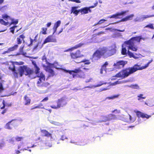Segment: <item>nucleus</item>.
Wrapping results in <instances>:
<instances>
[{
	"mask_svg": "<svg viewBox=\"0 0 154 154\" xmlns=\"http://www.w3.org/2000/svg\"><path fill=\"white\" fill-rule=\"evenodd\" d=\"M113 30H114V31H118L119 32H124L125 31V29H123L122 30H121L120 29H113Z\"/></svg>",
	"mask_w": 154,
	"mask_h": 154,
	"instance_id": "53",
	"label": "nucleus"
},
{
	"mask_svg": "<svg viewBox=\"0 0 154 154\" xmlns=\"http://www.w3.org/2000/svg\"><path fill=\"white\" fill-rule=\"evenodd\" d=\"M35 69V73L38 75H39L40 74L39 73V68L37 66V67H34Z\"/></svg>",
	"mask_w": 154,
	"mask_h": 154,
	"instance_id": "31",
	"label": "nucleus"
},
{
	"mask_svg": "<svg viewBox=\"0 0 154 154\" xmlns=\"http://www.w3.org/2000/svg\"><path fill=\"white\" fill-rule=\"evenodd\" d=\"M19 38H21L23 40V42H24V41L23 40V39L25 38V36L23 35H20Z\"/></svg>",
	"mask_w": 154,
	"mask_h": 154,
	"instance_id": "52",
	"label": "nucleus"
},
{
	"mask_svg": "<svg viewBox=\"0 0 154 154\" xmlns=\"http://www.w3.org/2000/svg\"><path fill=\"white\" fill-rule=\"evenodd\" d=\"M78 8V7L75 6L72 7L71 10V14H72V13H73L76 15H78L79 12L80 11L79 10H77L76 9Z\"/></svg>",
	"mask_w": 154,
	"mask_h": 154,
	"instance_id": "16",
	"label": "nucleus"
},
{
	"mask_svg": "<svg viewBox=\"0 0 154 154\" xmlns=\"http://www.w3.org/2000/svg\"><path fill=\"white\" fill-rule=\"evenodd\" d=\"M137 117L139 118L140 117L143 118H146L148 119L151 117V116L148 115L140 111H137L135 112Z\"/></svg>",
	"mask_w": 154,
	"mask_h": 154,
	"instance_id": "12",
	"label": "nucleus"
},
{
	"mask_svg": "<svg viewBox=\"0 0 154 154\" xmlns=\"http://www.w3.org/2000/svg\"><path fill=\"white\" fill-rule=\"evenodd\" d=\"M11 22L10 25L11 24L16 25L18 23V20L17 19L15 20L14 19L12 18L11 19Z\"/></svg>",
	"mask_w": 154,
	"mask_h": 154,
	"instance_id": "29",
	"label": "nucleus"
},
{
	"mask_svg": "<svg viewBox=\"0 0 154 154\" xmlns=\"http://www.w3.org/2000/svg\"><path fill=\"white\" fill-rule=\"evenodd\" d=\"M105 21H106V20H104V19L101 20L97 23V24H101L103 22H104Z\"/></svg>",
	"mask_w": 154,
	"mask_h": 154,
	"instance_id": "46",
	"label": "nucleus"
},
{
	"mask_svg": "<svg viewBox=\"0 0 154 154\" xmlns=\"http://www.w3.org/2000/svg\"><path fill=\"white\" fill-rule=\"evenodd\" d=\"M42 60L43 61L45 60V62H46V63L47 62L46 58L45 55L43 57Z\"/></svg>",
	"mask_w": 154,
	"mask_h": 154,
	"instance_id": "54",
	"label": "nucleus"
},
{
	"mask_svg": "<svg viewBox=\"0 0 154 154\" xmlns=\"http://www.w3.org/2000/svg\"><path fill=\"white\" fill-rule=\"evenodd\" d=\"M79 11L81 13H83L84 14H86L88 13V11L89 12H91V10L88 8V7H85L79 10Z\"/></svg>",
	"mask_w": 154,
	"mask_h": 154,
	"instance_id": "17",
	"label": "nucleus"
},
{
	"mask_svg": "<svg viewBox=\"0 0 154 154\" xmlns=\"http://www.w3.org/2000/svg\"><path fill=\"white\" fill-rule=\"evenodd\" d=\"M130 87L133 89H138L139 88V86L137 84H135L134 85H131L130 86Z\"/></svg>",
	"mask_w": 154,
	"mask_h": 154,
	"instance_id": "37",
	"label": "nucleus"
},
{
	"mask_svg": "<svg viewBox=\"0 0 154 154\" xmlns=\"http://www.w3.org/2000/svg\"><path fill=\"white\" fill-rule=\"evenodd\" d=\"M16 63H17V64L18 65H23L24 64V63L23 62H20L19 63L16 62Z\"/></svg>",
	"mask_w": 154,
	"mask_h": 154,
	"instance_id": "61",
	"label": "nucleus"
},
{
	"mask_svg": "<svg viewBox=\"0 0 154 154\" xmlns=\"http://www.w3.org/2000/svg\"><path fill=\"white\" fill-rule=\"evenodd\" d=\"M70 55L72 58L73 59H75L78 58L75 53H70Z\"/></svg>",
	"mask_w": 154,
	"mask_h": 154,
	"instance_id": "36",
	"label": "nucleus"
},
{
	"mask_svg": "<svg viewBox=\"0 0 154 154\" xmlns=\"http://www.w3.org/2000/svg\"><path fill=\"white\" fill-rule=\"evenodd\" d=\"M43 106V104L42 103H39L38 105L36 106H35V107H34L33 108H31V109H36V108H41V109H44V107L43 106V107H41L42 106Z\"/></svg>",
	"mask_w": 154,
	"mask_h": 154,
	"instance_id": "28",
	"label": "nucleus"
},
{
	"mask_svg": "<svg viewBox=\"0 0 154 154\" xmlns=\"http://www.w3.org/2000/svg\"><path fill=\"white\" fill-rule=\"evenodd\" d=\"M108 63L107 62H105L104 64L103 65L102 67H103V68H105V69H106V66L108 65Z\"/></svg>",
	"mask_w": 154,
	"mask_h": 154,
	"instance_id": "50",
	"label": "nucleus"
},
{
	"mask_svg": "<svg viewBox=\"0 0 154 154\" xmlns=\"http://www.w3.org/2000/svg\"><path fill=\"white\" fill-rule=\"evenodd\" d=\"M115 112L116 113L119 114L120 112V110L115 109L112 112V113H114Z\"/></svg>",
	"mask_w": 154,
	"mask_h": 154,
	"instance_id": "44",
	"label": "nucleus"
},
{
	"mask_svg": "<svg viewBox=\"0 0 154 154\" xmlns=\"http://www.w3.org/2000/svg\"><path fill=\"white\" fill-rule=\"evenodd\" d=\"M83 63L84 64H89L90 63V62H89V60H84L82 61L78 62V63Z\"/></svg>",
	"mask_w": 154,
	"mask_h": 154,
	"instance_id": "32",
	"label": "nucleus"
},
{
	"mask_svg": "<svg viewBox=\"0 0 154 154\" xmlns=\"http://www.w3.org/2000/svg\"><path fill=\"white\" fill-rule=\"evenodd\" d=\"M68 138L67 137L64 135H63L61 136L60 139L62 140H64L65 139H67Z\"/></svg>",
	"mask_w": 154,
	"mask_h": 154,
	"instance_id": "40",
	"label": "nucleus"
},
{
	"mask_svg": "<svg viewBox=\"0 0 154 154\" xmlns=\"http://www.w3.org/2000/svg\"><path fill=\"white\" fill-rule=\"evenodd\" d=\"M127 63V61L124 60L117 61L116 63H114L113 66L116 69H121L123 68Z\"/></svg>",
	"mask_w": 154,
	"mask_h": 154,
	"instance_id": "6",
	"label": "nucleus"
},
{
	"mask_svg": "<svg viewBox=\"0 0 154 154\" xmlns=\"http://www.w3.org/2000/svg\"><path fill=\"white\" fill-rule=\"evenodd\" d=\"M15 140L13 137L9 140V142L11 143H13L15 142Z\"/></svg>",
	"mask_w": 154,
	"mask_h": 154,
	"instance_id": "41",
	"label": "nucleus"
},
{
	"mask_svg": "<svg viewBox=\"0 0 154 154\" xmlns=\"http://www.w3.org/2000/svg\"><path fill=\"white\" fill-rule=\"evenodd\" d=\"M42 30L43 31L42 32V33L44 35H45L46 34V31L47 30V28H42Z\"/></svg>",
	"mask_w": 154,
	"mask_h": 154,
	"instance_id": "43",
	"label": "nucleus"
},
{
	"mask_svg": "<svg viewBox=\"0 0 154 154\" xmlns=\"http://www.w3.org/2000/svg\"><path fill=\"white\" fill-rule=\"evenodd\" d=\"M38 76L39 78V80L37 82V84H40L42 82V80H45V75L42 73V72L39 75H38Z\"/></svg>",
	"mask_w": 154,
	"mask_h": 154,
	"instance_id": "18",
	"label": "nucleus"
},
{
	"mask_svg": "<svg viewBox=\"0 0 154 154\" xmlns=\"http://www.w3.org/2000/svg\"><path fill=\"white\" fill-rule=\"evenodd\" d=\"M23 47H20L19 51L20 53L18 54V55L21 54L24 56H25L26 54V52H24L23 51Z\"/></svg>",
	"mask_w": 154,
	"mask_h": 154,
	"instance_id": "25",
	"label": "nucleus"
},
{
	"mask_svg": "<svg viewBox=\"0 0 154 154\" xmlns=\"http://www.w3.org/2000/svg\"><path fill=\"white\" fill-rule=\"evenodd\" d=\"M51 22H49V23H47V26L48 27H49L51 25Z\"/></svg>",
	"mask_w": 154,
	"mask_h": 154,
	"instance_id": "64",
	"label": "nucleus"
},
{
	"mask_svg": "<svg viewBox=\"0 0 154 154\" xmlns=\"http://www.w3.org/2000/svg\"><path fill=\"white\" fill-rule=\"evenodd\" d=\"M17 124L16 120L13 119L6 124L5 127L8 129H11L15 126Z\"/></svg>",
	"mask_w": 154,
	"mask_h": 154,
	"instance_id": "9",
	"label": "nucleus"
},
{
	"mask_svg": "<svg viewBox=\"0 0 154 154\" xmlns=\"http://www.w3.org/2000/svg\"><path fill=\"white\" fill-rule=\"evenodd\" d=\"M45 70L46 71L48 72L49 73H50L52 76H53L54 75V71L51 69L48 68L47 66H46Z\"/></svg>",
	"mask_w": 154,
	"mask_h": 154,
	"instance_id": "22",
	"label": "nucleus"
},
{
	"mask_svg": "<svg viewBox=\"0 0 154 154\" xmlns=\"http://www.w3.org/2000/svg\"><path fill=\"white\" fill-rule=\"evenodd\" d=\"M48 100V97H46L45 98L42 100V102L44 101H47Z\"/></svg>",
	"mask_w": 154,
	"mask_h": 154,
	"instance_id": "59",
	"label": "nucleus"
},
{
	"mask_svg": "<svg viewBox=\"0 0 154 154\" xmlns=\"http://www.w3.org/2000/svg\"><path fill=\"white\" fill-rule=\"evenodd\" d=\"M4 143L3 140H0V147H2Z\"/></svg>",
	"mask_w": 154,
	"mask_h": 154,
	"instance_id": "55",
	"label": "nucleus"
},
{
	"mask_svg": "<svg viewBox=\"0 0 154 154\" xmlns=\"http://www.w3.org/2000/svg\"><path fill=\"white\" fill-rule=\"evenodd\" d=\"M43 136L46 137H48L52 138V134L48 132L46 130H41Z\"/></svg>",
	"mask_w": 154,
	"mask_h": 154,
	"instance_id": "14",
	"label": "nucleus"
},
{
	"mask_svg": "<svg viewBox=\"0 0 154 154\" xmlns=\"http://www.w3.org/2000/svg\"><path fill=\"white\" fill-rule=\"evenodd\" d=\"M122 54L123 55H126L127 54H128V52H127V50L124 47H122Z\"/></svg>",
	"mask_w": 154,
	"mask_h": 154,
	"instance_id": "27",
	"label": "nucleus"
},
{
	"mask_svg": "<svg viewBox=\"0 0 154 154\" xmlns=\"http://www.w3.org/2000/svg\"><path fill=\"white\" fill-rule=\"evenodd\" d=\"M0 23L2 24L7 26L9 23L8 22H5L3 19H0Z\"/></svg>",
	"mask_w": 154,
	"mask_h": 154,
	"instance_id": "30",
	"label": "nucleus"
},
{
	"mask_svg": "<svg viewBox=\"0 0 154 154\" xmlns=\"http://www.w3.org/2000/svg\"><path fill=\"white\" fill-rule=\"evenodd\" d=\"M57 42L56 39L55 37H53V35L48 36L44 41L42 44V46L44 44L48 42Z\"/></svg>",
	"mask_w": 154,
	"mask_h": 154,
	"instance_id": "11",
	"label": "nucleus"
},
{
	"mask_svg": "<svg viewBox=\"0 0 154 154\" xmlns=\"http://www.w3.org/2000/svg\"><path fill=\"white\" fill-rule=\"evenodd\" d=\"M145 28H148L152 29H154V28L152 24L150 23L149 24L147 25L145 27Z\"/></svg>",
	"mask_w": 154,
	"mask_h": 154,
	"instance_id": "35",
	"label": "nucleus"
},
{
	"mask_svg": "<svg viewBox=\"0 0 154 154\" xmlns=\"http://www.w3.org/2000/svg\"><path fill=\"white\" fill-rule=\"evenodd\" d=\"M18 47V46L17 45H16L14 46L9 48L8 50L10 51H14L16 50Z\"/></svg>",
	"mask_w": 154,
	"mask_h": 154,
	"instance_id": "26",
	"label": "nucleus"
},
{
	"mask_svg": "<svg viewBox=\"0 0 154 154\" xmlns=\"http://www.w3.org/2000/svg\"><path fill=\"white\" fill-rule=\"evenodd\" d=\"M144 40L145 39L141 36L134 37L132 38L125 42L126 46L128 47V50H131L133 51H136L137 49V47L134 45V41L138 42H140L141 40Z\"/></svg>",
	"mask_w": 154,
	"mask_h": 154,
	"instance_id": "4",
	"label": "nucleus"
},
{
	"mask_svg": "<svg viewBox=\"0 0 154 154\" xmlns=\"http://www.w3.org/2000/svg\"><path fill=\"white\" fill-rule=\"evenodd\" d=\"M119 116L118 115H116L115 114L111 113L109 114L108 115L103 117V122H106L111 120H116Z\"/></svg>",
	"mask_w": 154,
	"mask_h": 154,
	"instance_id": "8",
	"label": "nucleus"
},
{
	"mask_svg": "<svg viewBox=\"0 0 154 154\" xmlns=\"http://www.w3.org/2000/svg\"><path fill=\"white\" fill-rule=\"evenodd\" d=\"M104 70V71L105 72V73L106 72V71L105 70V68H103V67H102L101 69H100V74H103V71Z\"/></svg>",
	"mask_w": 154,
	"mask_h": 154,
	"instance_id": "49",
	"label": "nucleus"
},
{
	"mask_svg": "<svg viewBox=\"0 0 154 154\" xmlns=\"http://www.w3.org/2000/svg\"><path fill=\"white\" fill-rule=\"evenodd\" d=\"M32 64L34 66V67L37 66L36 62L34 61H32Z\"/></svg>",
	"mask_w": 154,
	"mask_h": 154,
	"instance_id": "51",
	"label": "nucleus"
},
{
	"mask_svg": "<svg viewBox=\"0 0 154 154\" xmlns=\"http://www.w3.org/2000/svg\"><path fill=\"white\" fill-rule=\"evenodd\" d=\"M116 50L110 47H103L97 50L93 55V58L98 59L103 56L107 58L113 55L116 52Z\"/></svg>",
	"mask_w": 154,
	"mask_h": 154,
	"instance_id": "3",
	"label": "nucleus"
},
{
	"mask_svg": "<svg viewBox=\"0 0 154 154\" xmlns=\"http://www.w3.org/2000/svg\"><path fill=\"white\" fill-rule=\"evenodd\" d=\"M2 16V18L6 20H7V19L9 17L7 14H3Z\"/></svg>",
	"mask_w": 154,
	"mask_h": 154,
	"instance_id": "39",
	"label": "nucleus"
},
{
	"mask_svg": "<svg viewBox=\"0 0 154 154\" xmlns=\"http://www.w3.org/2000/svg\"><path fill=\"white\" fill-rule=\"evenodd\" d=\"M30 45H32V44L33 41H36V40L35 39L33 40L32 39H31V38H30Z\"/></svg>",
	"mask_w": 154,
	"mask_h": 154,
	"instance_id": "57",
	"label": "nucleus"
},
{
	"mask_svg": "<svg viewBox=\"0 0 154 154\" xmlns=\"http://www.w3.org/2000/svg\"><path fill=\"white\" fill-rule=\"evenodd\" d=\"M128 56L131 57H133L135 59H137L138 58L140 57V56L142 55L140 54H137L136 53L135 54L136 55L135 56L134 54L133 53L130 52L129 50L128 51Z\"/></svg>",
	"mask_w": 154,
	"mask_h": 154,
	"instance_id": "13",
	"label": "nucleus"
},
{
	"mask_svg": "<svg viewBox=\"0 0 154 154\" xmlns=\"http://www.w3.org/2000/svg\"><path fill=\"white\" fill-rule=\"evenodd\" d=\"M47 64L48 65V66H45V65H43V66L45 67L46 68V66H47L48 68H51L54 67L56 68L55 66H54L55 63H51L49 62H47Z\"/></svg>",
	"mask_w": 154,
	"mask_h": 154,
	"instance_id": "23",
	"label": "nucleus"
},
{
	"mask_svg": "<svg viewBox=\"0 0 154 154\" xmlns=\"http://www.w3.org/2000/svg\"><path fill=\"white\" fill-rule=\"evenodd\" d=\"M83 44L82 43H79L78 44L76 45H75L74 47H72L71 48H69L67 50H65L64 51V52H67L69 51H73L74 49L77 48L79 47H80L82 46V45H83Z\"/></svg>",
	"mask_w": 154,
	"mask_h": 154,
	"instance_id": "15",
	"label": "nucleus"
},
{
	"mask_svg": "<svg viewBox=\"0 0 154 154\" xmlns=\"http://www.w3.org/2000/svg\"><path fill=\"white\" fill-rule=\"evenodd\" d=\"M153 17H154V15H143L141 16L140 18V21H142L145 19Z\"/></svg>",
	"mask_w": 154,
	"mask_h": 154,
	"instance_id": "20",
	"label": "nucleus"
},
{
	"mask_svg": "<svg viewBox=\"0 0 154 154\" xmlns=\"http://www.w3.org/2000/svg\"><path fill=\"white\" fill-rule=\"evenodd\" d=\"M24 100L25 101V105H28L30 104L31 100L28 97H24Z\"/></svg>",
	"mask_w": 154,
	"mask_h": 154,
	"instance_id": "21",
	"label": "nucleus"
},
{
	"mask_svg": "<svg viewBox=\"0 0 154 154\" xmlns=\"http://www.w3.org/2000/svg\"><path fill=\"white\" fill-rule=\"evenodd\" d=\"M67 103L66 99L64 98H61L59 99L57 101L54 102L53 104L50 106L53 109H57L61 107L65 106Z\"/></svg>",
	"mask_w": 154,
	"mask_h": 154,
	"instance_id": "5",
	"label": "nucleus"
},
{
	"mask_svg": "<svg viewBox=\"0 0 154 154\" xmlns=\"http://www.w3.org/2000/svg\"><path fill=\"white\" fill-rule=\"evenodd\" d=\"M17 43L18 44H20L22 43V40L20 39V38H17Z\"/></svg>",
	"mask_w": 154,
	"mask_h": 154,
	"instance_id": "45",
	"label": "nucleus"
},
{
	"mask_svg": "<svg viewBox=\"0 0 154 154\" xmlns=\"http://www.w3.org/2000/svg\"><path fill=\"white\" fill-rule=\"evenodd\" d=\"M80 52L79 50H78L76 51L75 53L76 56L78 57H82L83 56V55L82 54L80 55Z\"/></svg>",
	"mask_w": 154,
	"mask_h": 154,
	"instance_id": "33",
	"label": "nucleus"
},
{
	"mask_svg": "<svg viewBox=\"0 0 154 154\" xmlns=\"http://www.w3.org/2000/svg\"><path fill=\"white\" fill-rule=\"evenodd\" d=\"M65 72H66L69 73L70 74H72L73 78H74L75 77H82L78 74V73L81 72V70L79 68L76 69L72 71L65 70Z\"/></svg>",
	"mask_w": 154,
	"mask_h": 154,
	"instance_id": "7",
	"label": "nucleus"
},
{
	"mask_svg": "<svg viewBox=\"0 0 154 154\" xmlns=\"http://www.w3.org/2000/svg\"><path fill=\"white\" fill-rule=\"evenodd\" d=\"M2 104L3 106H0L1 109H3L5 108V102L4 100H3L2 101Z\"/></svg>",
	"mask_w": 154,
	"mask_h": 154,
	"instance_id": "42",
	"label": "nucleus"
},
{
	"mask_svg": "<svg viewBox=\"0 0 154 154\" xmlns=\"http://www.w3.org/2000/svg\"><path fill=\"white\" fill-rule=\"evenodd\" d=\"M145 98V97H139V98L138 99V100H141V99H144Z\"/></svg>",
	"mask_w": 154,
	"mask_h": 154,
	"instance_id": "63",
	"label": "nucleus"
},
{
	"mask_svg": "<svg viewBox=\"0 0 154 154\" xmlns=\"http://www.w3.org/2000/svg\"><path fill=\"white\" fill-rule=\"evenodd\" d=\"M60 23H61L60 21L58 20L54 24V27H55V28H56L57 29V28L60 26Z\"/></svg>",
	"mask_w": 154,
	"mask_h": 154,
	"instance_id": "34",
	"label": "nucleus"
},
{
	"mask_svg": "<svg viewBox=\"0 0 154 154\" xmlns=\"http://www.w3.org/2000/svg\"><path fill=\"white\" fill-rule=\"evenodd\" d=\"M20 153V151L19 150H16L15 153V154H19Z\"/></svg>",
	"mask_w": 154,
	"mask_h": 154,
	"instance_id": "62",
	"label": "nucleus"
},
{
	"mask_svg": "<svg viewBox=\"0 0 154 154\" xmlns=\"http://www.w3.org/2000/svg\"><path fill=\"white\" fill-rule=\"evenodd\" d=\"M17 27V26H14L11 27L10 29L11 30V32L13 34H14V31L15 28Z\"/></svg>",
	"mask_w": 154,
	"mask_h": 154,
	"instance_id": "38",
	"label": "nucleus"
},
{
	"mask_svg": "<svg viewBox=\"0 0 154 154\" xmlns=\"http://www.w3.org/2000/svg\"><path fill=\"white\" fill-rule=\"evenodd\" d=\"M104 32H103L102 31H101L100 32H98L97 34V35H100L101 34H104Z\"/></svg>",
	"mask_w": 154,
	"mask_h": 154,
	"instance_id": "60",
	"label": "nucleus"
},
{
	"mask_svg": "<svg viewBox=\"0 0 154 154\" xmlns=\"http://www.w3.org/2000/svg\"><path fill=\"white\" fill-rule=\"evenodd\" d=\"M152 61V60H151L144 66H142L141 67H140L139 65L137 64H136L134 65L133 67H129L122 70V71L117 74L115 76H113V77H116L125 78L137 70H141L146 69L149 66V65Z\"/></svg>",
	"mask_w": 154,
	"mask_h": 154,
	"instance_id": "1",
	"label": "nucleus"
},
{
	"mask_svg": "<svg viewBox=\"0 0 154 154\" xmlns=\"http://www.w3.org/2000/svg\"><path fill=\"white\" fill-rule=\"evenodd\" d=\"M69 1H72L74 2H75L77 3H80L81 2L79 0H69Z\"/></svg>",
	"mask_w": 154,
	"mask_h": 154,
	"instance_id": "48",
	"label": "nucleus"
},
{
	"mask_svg": "<svg viewBox=\"0 0 154 154\" xmlns=\"http://www.w3.org/2000/svg\"><path fill=\"white\" fill-rule=\"evenodd\" d=\"M15 141L17 142H19L22 141L24 139V137H19L17 136L15 138Z\"/></svg>",
	"mask_w": 154,
	"mask_h": 154,
	"instance_id": "24",
	"label": "nucleus"
},
{
	"mask_svg": "<svg viewBox=\"0 0 154 154\" xmlns=\"http://www.w3.org/2000/svg\"><path fill=\"white\" fill-rule=\"evenodd\" d=\"M128 10H127L124 11H122L121 12H118L116 14H113L108 17L110 18H114L115 19H118L119 18V17L121 16H124L128 12Z\"/></svg>",
	"mask_w": 154,
	"mask_h": 154,
	"instance_id": "10",
	"label": "nucleus"
},
{
	"mask_svg": "<svg viewBox=\"0 0 154 154\" xmlns=\"http://www.w3.org/2000/svg\"><path fill=\"white\" fill-rule=\"evenodd\" d=\"M134 16V15L133 14L127 16L126 17L122 18L119 22L126 21L129 20H131Z\"/></svg>",
	"mask_w": 154,
	"mask_h": 154,
	"instance_id": "19",
	"label": "nucleus"
},
{
	"mask_svg": "<svg viewBox=\"0 0 154 154\" xmlns=\"http://www.w3.org/2000/svg\"><path fill=\"white\" fill-rule=\"evenodd\" d=\"M7 111V109H5L3 110L1 112V114H4Z\"/></svg>",
	"mask_w": 154,
	"mask_h": 154,
	"instance_id": "56",
	"label": "nucleus"
},
{
	"mask_svg": "<svg viewBox=\"0 0 154 154\" xmlns=\"http://www.w3.org/2000/svg\"><path fill=\"white\" fill-rule=\"evenodd\" d=\"M57 28H55L54 27V28H53V30H54V32L53 34V35L54 34V33L56 32L57 30Z\"/></svg>",
	"mask_w": 154,
	"mask_h": 154,
	"instance_id": "58",
	"label": "nucleus"
},
{
	"mask_svg": "<svg viewBox=\"0 0 154 154\" xmlns=\"http://www.w3.org/2000/svg\"><path fill=\"white\" fill-rule=\"evenodd\" d=\"M125 82L124 81H120L118 80L116 82V84L117 85V84L122 83Z\"/></svg>",
	"mask_w": 154,
	"mask_h": 154,
	"instance_id": "47",
	"label": "nucleus"
},
{
	"mask_svg": "<svg viewBox=\"0 0 154 154\" xmlns=\"http://www.w3.org/2000/svg\"><path fill=\"white\" fill-rule=\"evenodd\" d=\"M9 69L12 72L14 76L16 78L18 77V74H19L20 76L21 77L24 74L25 75H31L34 73L33 70L25 66H20L16 70L15 66L12 64L9 67Z\"/></svg>",
	"mask_w": 154,
	"mask_h": 154,
	"instance_id": "2",
	"label": "nucleus"
}]
</instances>
